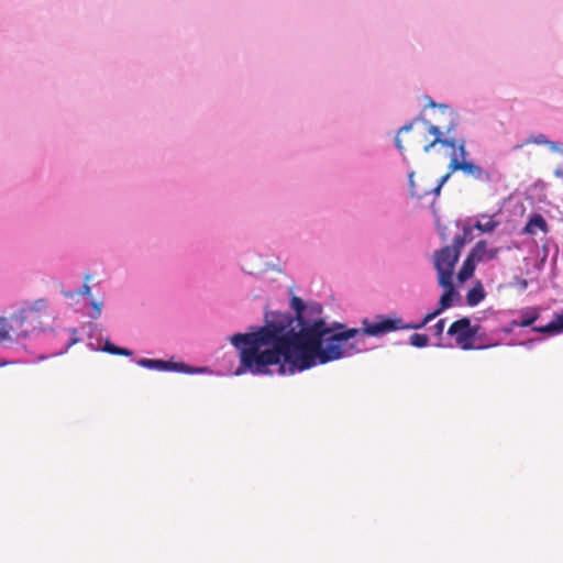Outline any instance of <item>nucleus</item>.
Listing matches in <instances>:
<instances>
[{
	"label": "nucleus",
	"mask_w": 563,
	"mask_h": 563,
	"mask_svg": "<svg viewBox=\"0 0 563 563\" xmlns=\"http://www.w3.org/2000/svg\"><path fill=\"white\" fill-rule=\"evenodd\" d=\"M173 365H174V366H177V367H179V368H181V369H184V368L186 367V365H185V364H183V363H181V364H173Z\"/></svg>",
	"instance_id": "393cba45"
},
{
	"label": "nucleus",
	"mask_w": 563,
	"mask_h": 563,
	"mask_svg": "<svg viewBox=\"0 0 563 563\" xmlns=\"http://www.w3.org/2000/svg\"><path fill=\"white\" fill-rule=\"evenodd\" d=\"M443 135L444 133L439 126L430 123L422 117H417L398 130L395 145L402 154L404 162L408 163L405 155L407 148L422 147L426 153H429L437 144L455 148V139L444 137Z\"/></svg>",
	"instance_id": "f03ea898"
},
{
	"label": "nucleus",
	"mask_w": 563,
	"mask_h": 563,
	"mask_svg": "<svg viewBox=\"0 0 563 563\" xmlns=\"http://www.w3.org/2000/svg\"><path fill=\"white\" fill-rule=\"evenodd\" d=\"M90 292H91V289L87 284H85L82 286L81 290L79 291L80 295H85V296H90Z\"/></svg>",
	"instance_id": "5701e85b"
},
{
	"label": "nucleus",
	"mask_w": 563,
	"mask_h": 563,
	"mask_svg": "<svg viewBox=\"0 0 563 563\" xmlns=\"http://www.w3.org/2000/svg\"><path fill=\"white\" fill-rule=\"evenodd\" d=\"M473 229V227L464 225L462 234L455 235L452 244L462 251V249L474 239Z\"/></svg>",
	"instance_id": "f8f14e48"
},
{
	"label": "nucleus",
	"mask_w": 563,
	"mask_h": 563,
	"mask_svg": "<svg viewBox=\"0 0 563 563\" xmlns=\"http://www.w3.org/2000/svg\"><path fill=\"white\" fill-rule=\"evenodd\" d=\"M103 351H106V352H108L110 354H114V355H123V356H131L132 355V351H130L128 349H124V347H119V346L112 344L109 341H107L104 343Z\"/></svg>",
	"instance_id": "dca6fc26"
},
{
	"label": "nucleus",
	"mask_w": 563,
	"mask_h": 563,
	"mask_svg": "<svg viewBox=\"0 0 563 563\" xmlns=\"http://www.w3.org/2000/svg\"><path fill=\"white\" fill-rule=\"evenodd\" d=\"M532 331L538 333L555 334L563 331V313L556 314L555 319L547 325H537Z\"/></svg>",
	"instance_id": "1a4fd4ad"
},
{
	"label": "nucleus",
	"mask_w": 563,
	"mask_h": 563,
	"mask_svg": "<svg viewBox=\"0 0 563 563\" xmlns=\"http://www.w3.org/2000/svg\"><path fill=\"white\" fill-rule=\"evenodd\" d=\"M479 331L478 325H472L466 317L454 321L448 329V334L455 339V343L462 350L475 349L474 339Z\"/></svg>",
	"instance_id": "20e7f679"
},
{
	"label": "nucleus",
	"mask_w": 563,
	"mask_h": 563,
	"mask_svg": "<svg viewBox=\"0 0 563 563\" xmlns=\"http://www.w3.org/2000/svg\"><path fill=\"white\" fill-rule=\"evenodd\" d=\"M538 231L548 234L550 228L543 216L536 212L530 214L528 222L522 228L521 233L527 235H536Z\"/></svg>",
	"instance_id": "6e6552de"
},
{
	"label": "nucleus",
	"mask_w": 563,
	"mask_h": 563,
	"mask_svg": "<svg viewBox=\"0 0 563 563\" xmlns=\"http://www.w3.org/2000/svg\"><path fill=\"white\" fill-rule=\"evenodd\" d=\"M445 319H440L438 322L430 328L431 332L438 339H441L444 332Z\"/></svg>",
	"instance_id": "a211bd4d"
},
{
	"label": "nucleus",
	"mask_w": 563,
	"mask_h": 563,
	"mask_svg": "<svg viewBox=\"0 0 563 563\" xmlns=\"http://www.w3.org/2000/svg\"><path fill=\"white\" fill-rule=\"evenodd\" d=\"M482 218H487L486 222L477 221L474 224V229L478 230L482 233H492L499 227V221L495 219L494 216H482Z\"/></svg>",
	"instance_id": "ddd939ff"
},
{
	"label": "nucleus",
	"mask_w": 563,
	"mask_h": 563,
	"mask_svg": "<svg viewBox=\"0 0 563 563\" xmlns=\"http://www.w3.org/2000/svg\"><path fill=\"white\" fill-rule=\"evenodd\" d=\"M47 302L45 299L35 300L30 307L21 309L18 313L13 314L12 322L23 327L25 322H27L34 313L42 312L46 310ZM35 329V325H32V330ZM31 332V329L21 328V332L19 335L25 338Z\"/></svg>",
	"instance_id": "423d86ee"
},
{
	"label": "nucleus",
	"mask_w": 563,
	"mask_h": 563,
	"mask_svg": "<svg viewBox=\"0 0 563 563\" xmlns=\"http://www.w3.org/2000/svg\"><path fill=\"white\" fill-rule=\"evenodd\" d=\"M413 178H415V172L410 170L408 173V181H409L410 191L412 195L421 196L420 194L416 192V190H415V179Z\"/></svg>",
	"instance_id": "aec40b11"
},
{
	"label": "nucleus",
	"mask_w": 563,
	"mask_h": 563,
	"mask_svg": "<svg viewBox=\"0 0 563 563\" xmlns=\"http://www.w3.org/2000/svg\"><path fill=\"white\" fill-rule=\"evenodd\" d=\"M475 263H477V262L474 258H472L470 254H467L466 258L464 260V262L457 273L459 282L464 283L474 275Z\"/></svg>",
	"instance_id": "9d476101"
},
{
	"label": "nucleus",
	"mask_w": 563,
	"mask_h": 563,
	"mask_svg": "<svg viewBox=\"0 0 563 563\" xmlns=\"http://www.w3.org/2000/svg\"><path fill=\"white\" fill-rule=\"evenodd\" d=\"M534 143L537 144H545L547 143V139L543 134H540L538 137L534 139Z\"/></svg>",
	"instance_id": "b1692460"
},
{
	"label": "nucleus",
	"mask_w": 563,
	"mask_h": 563,
	"mask_svg": "<svg viewBox=\"0 0 563 563\" xmlns=\"http://www.w3.org/2000/svg\"><path fill=\"white\" fill-rule=\"evenodd\" d=\"M452 129H453V126H450V128L446 130V133H450Z\"/></svg>",
	"instance_id": "bb28decb"
},
{
	"label": "nucleus",
	"mask_w": 563,
	"mask_h": 563,
	"mask_svg": "<svg viewBox=\"0 0 563 563\" xmlns=\"http://www.w3.org/2000/svg\"><path fill=\"white\" fill-rule=\"evenodd\" d=\"M77 342V339H73L69 343H68V346L75 344Z\"/></svg>",
	"instance_id": "a878e982"
},
{
	"label": "nucleus",
	"mask_w": 563,
	"mask_h": 563,
	"mask_svg": "<svg viewBox=\"0 0 563 563\" xmlns=\"http://www.w3.org/2000/svg\"><path fill=\"white\" fill-rule=\"evenodd\" d=\"M451 161L449 163V170L451 173L463 172L465 175L473 177L476 180L489 183L492 176L488 172L484 170L479 165L473 162L466 161V150L464 142L456 144L455 148H452Z\"/></svg>",
	"instance_id": "7ed1b4c3"
},
{
	"label": "nucleus",
	"mask_w": 563,
	"mask_h": 563,
	"mask_svg": "<svg viewBox=\"0 0 563 563\" xmlns=\"http://www.w3.org/2000/svg\"><path fill=\"white\" fill-rule=\"evenodd\" d=\"M8 322L5 318L0 317V341L10 340Z\"/></svg>",
	"instance_id": "6ab92c4d"
},
{
	"label": "nucleus",
	"mask_w": 563,
	"mask_h": 563,
	"mask_svg": "<svg viewBox=\"0 0 563 563\" xmlns=\"http://www.w3.org/2000/svg\"><path fill=\"white\" fill-rule=\"evenodd\" d=\"M91 306H92V307H93V309L96 310L97 316H99V314L101 313L102 303H101V302L92 301V302H91Z\"/></svg>",
	"instance_id": "4be33fe9"
},
{
	"label": "nucleus",
	"mask_w": 563,
	"mask_h": 563,
	"mask_svg": "<svg viewBox=\"0 0 563 563\" xmlns=\"http://www.w3.org/2000/svg\"><path fill=\"white\" fill-rule=\"evenodd\" d=\"M484 298L485 291L481 284L470 289L466 294V302L471 307L477 306Z\"/></svg>",
	"instance_id": "4468645a"
},
{
	"label": "nucleus",
	"mask_w": 563,
	"mask_h": 563,
	"mask_svg": "<svg viewBox=\"0 0 563 563\" xmlns=\"http://www.w3.org/2000/svg\"><path fill=\"white\" fill-rule=\"evenodd\" d=\"M539 319V311L537 309H531L529 311H523L521 313V319L519 321L514 320V327L527 328L531 327Z\"/></svg>",
	"instance_id": "9b49d317"
},
{
	"label": "nucleus",
	"mask_w": 563,
	"mask_h": 563,
	"mask_svg": "<svg viewBox=\"0 0 563 563\" xmlns=\"http://www.w3.org/2000/svg\"><path fill=\"white\" fill-rule=\"evenodd\" d=\"M499 247H488V243L485 240H481L471 249L470 255L477 263L488 262L498 257Z\"/></svg>",
	"instance_id": "0eeeda50"
},
{
	"label": "nucleus",
	"mask_w": 563,
	"mask_h": 563,
	"mask_svg": "<svg viewBox=\"0 0 563 563\" xmlns=\"http://www.w3.org/2000/svg\"><path fill=\"white\" fill-rule=\"evenodd\" d=\"M438 283L444 289L439 308L427 313L420 322L405 324L401 319L378 316L375 322L363 319L362 329L343 330L344 325L339 322L330 327L320 317V303L307 306L301 298L294 296L290 306L296 312L299 331L290 327L292 319L285 317L279 321L267 322L253 332L231 336L230 341L239 351L240 357V366L235 374H272L269 366L278 365L279 375H294L317 364L323 365L349 356L353 352H361L355 343H349L351 339L364 335L378 336L401 329H421L452 307L453 299L459 295L452 279L444 277L438 279Z\"/></svg>",
	"instance_id": "f257e3e1"
},
{
	"label": "nucleus",
	"mask_w": 563,
	"mask_h": 563,
	"mask_svg": "<svg viewBox=\"0 0 563 563\" xmlns=\"http://www.w3.org/2000/svg\"><path fill=\"white\" fill-rule=\"evenodd\" d=\"M429 104H430L431 107H434V106H435V103H434L433 101H430V103H429Z\"/></svg>",
	"instance_id": "cd10ccee"
},
{
	"label": "nucleus",
	"mask_w": 563,
	"mask_h": 563,
	"mask_svg": "<svg viewBox=\"0 0 563 563\" xmlns=\"http://www.w3.org/2000/svg\"><path fill=\"white\" fill-rule=\"evenodd\" d=\"M461 251L454 245H448L437 251L433 256V264L438 272V279H452L453 269L459 261Z\"/></svg>",
	"instance_id": "39448f33"
},
{
	"label": "nucleus",
	"mask_w": 563,
	"mask_h": 563,
	"mask_svg": "<svg viewBox=\"0 0 563 563\" xmlns=\"http://www.w3.org/2000/svg\"><path fill=\"white\" fill-rule=\"evenodd\" d=\"M410 343L416 347H424L429 343V336L422 333H413L410 336Z\"/></svg>",
	"instance_id": "f3484780"
},
{
	"label": "nucleus",
	"mask_w": 563,
	"mask_h": 563,
	"mask_svg": "<svg viewBox=\"0 0 563 563\" xmlns=\"http://www.w3.org/2000/svg\"><path fill=\"white\" fill-rule=\"evenodd\" d=\"M451 174H452V173L449 170V173H448L446 175H444V176H442V177H441V179H440V184H439V185H438V187L435 188V191H437V192H439V191H440V189H441L442 185H443V184H444V183L450 178Z\"/></svg>",
	"instance_id": "412c9836"
},
{
	"label": "nucleus",
	"mask_w": 563,
	"mask_h": 563,
	"mask_svg": "<svg viewBox=\"0 0 563 563\" xmlns=\"http://www.w3.org/2000/svg\"><path fill=\"white\" fill-rule=\"evenodd\" d=\"M137 364L142 367H146L150 369H167L169 368V363H166L162 360H151V358H141Z\"/></svg>",
	"instance_id": "2eb2a0df"
}]
</instances>
